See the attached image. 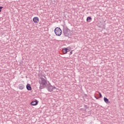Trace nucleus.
Instances as JSON below:
<instances>
[{
    "label": "nucleus",
    "mask_w": 124,
    "mask_h": 124,
    "mask_svg": "<svg viewBox=\"0 0 124 124\" xmlns=\"http://www.w3.org/2000/svg\"><path fill=\"white\" fill-rule=\"evenodd\" d=\"M47 84V81H46V80L45 79L41 78V81L40 82V89L42 90V89H44L45 87H46V85Z\"/></svg>",
    "instance_id": "obj_1"
},
{
    "label": "nucleus",
    "mask_w": 124,
    "mask_h": 124,
    "mask_svg": "<svg viewBox=\"0 0 124 124\" xmlns=\"http://www.w3.org/2000/svg\"><path fill=\"white\" fill-rule=\"evenodd\" d=\"M54 32L56 35L58 36H61L62 35V29L61 28L57 27L54 30Z\"/></svg>",
    "instance_id": "obj_2"
},
{
    "label": "nucleus",
    "mask_w": 124,
    "mask_h": 124,
    "mask_svg": "<svg viewBox=\"0 0 124 124\" xmlns=\"http://www.w3.org/2000/svg\"><path fill=\"white\" fill-rule=\"evenodd\" d=\"M69 31H70V30L67 28H65L63 29V33L66 36H67V35L69 34Z\"/></svg>",
    "instance_id": "obj_3"
},
{
    "label": "nucleus",
    "mask_w": 124,
    "mask_h": 124,
    "mask_svg": "<svg viewBox=\"0 0 124 124\" xmlns=\"http://www.w3.org/2000/svg\"><path fill=\"white\" fill-rule=\"evenodd\" d=\"M54 89H56V87L50 86L48 88V90L49 91V92H53Z\"/></svg>",
    "instance_id": "obj_4"
},
{
    "label": "nucleus",
    "mask_w": 124,
    "mask_h": 124,
    "mask_svg": "<svg viewBox=\"0 0 124 124\" xmlns=\"http://www.w3.org/2000/svg\"><path fill=\"white\" fill-rule=\"evenodd\" d=\"M33 22H34V23H38V22H39V18L37 17H34L33 18Z\"/></svg>",
    "instance_id": "obj_5"
},
{
    "label": "nucleus",
    "mask_w": 124,
    "mask_h": 124,
    "mask_svg": "<svg viewBox=\"0 0 124 124\" xmlns=\"http://www.w3.org/2000/svg\"><path fill=\"white\" fill-rule=\"evenodd\" d=\"M37 103H38V102H37V100H36L35 101H32L31 104V105H32V106H34L35 105H37Z\"/></svg>",
    "instance_id": "obj_6"
},
{
    "label": "nucleus",
    "mask_w": 124,
    "mask_h": 124,
    "mask_svg": "<svg viewBox=\"0 0 124 124\" xmlns=\"http://www.w3.org/2000/svg\"><path fill=\"white\" fill-rule=\"evenodd\" d=\"M26 88L28 91H31V84H28L26 86Z\"/></svg>",
    "instance_id": "obj_7"
},
{
    "label": "nucleus",
    "mask_w": 124,
    "mask_h": 124,
    "mask_svg": "<svg viewBox=\"0 0 124 124\" xmlns=\"http://www.w3.org/2000/svg\"><path fill=\"white\" fill-rule=\"evenodd\" d=\"M104 101L106 103H110V102H109V100L105 97L104 98Z\"/></svg>",
    "instance_id": "obj_8"
},
{
    "label": "nucleus",
    "mask_w": 124,
    "mask_h": 124,
    "mask_svg": "<svg viewBox=\"0 0 124 124\" xmlns=\"http://www.w3.org/2000/svg\"><path fill=\"white\" fill-rule=\"evenodd\" d=\"M63 54H66L67 53V48H65L62 50Z\"/></svg>",
    "instance_id": "obj_9"
},
{
    "label": "nucleus",
    "mask_w": 124,
    "mask_h": 124,
    "mask_svg": "<svg viewBox=\"0 0 124 124\" xmlns=\"http://www.w3.org/2000/svg\"><path fill=\"white\" fill-rule=\"evenodd\" d=\"M19 88L20 90H23V89H24V88H25V86L23 84H19Z\"/></svg>",
    "instance_id": "obj_10"
},
{
    "label": "nucleus",
    "mask_w": 124,
    "mask_h": 124,
    "mask_svg": "<svg viewBox=\"0 0 124 124\" xmlns=\"http://www.w3.org/2000/svg\"><path fill=\"white\" fill-rule=\"evenodd\" d=\"M91 20H92V17L89 16L87 18V22H91Z\"/></svg>",
    "instance_id": "obj_11"
},
{
    "label": "nucleus",
    "mask_w": 124,
    "mask_h": 124,
    "mask_svg": "<svg viewBox=\"0 0 124 124\" xmlns=\"http://www.w3.org/2000/svg\"><path fill=\"white\" fill-rule=\"evenodd\" d=\"M2 8H3V7L2 6L0 7V12H1V9H2Z\"/></svg>",
    "instance_id": "obj_12"
},
{
    "label": "nucleus",
    "mask_w": 124,
    "mask_h": 124,
    "mask_svg": "<svg viewBox=\"0 0 124 124\" xmlns=\"http://www.w3.org/2000/svg\"><path fill=\"white\" fill-rule=\"evenodd\" d=\"M99 94L100 95V97H102V95H101V93H99Z\"/></svg>",
    "instance_id": "obj_13"
},
{
    "label": "nucleus",
    "mask_w": 124,
    "mask_h": 124,
    "mask_svg": "<svg viewBox=\"0 0 124 124\" xmlns=\"http://www.w3.org/2000/svg\"><path fill=\"white\" fill-rule=\"evenodd\" d=\"M95 97L96 99H98V98H97V97L95 96Z\"/></svg>",
    "instance_id": "obj_14"
},
{
    "label": "nucleus",
    "mask_w": 124,
    "mask_h": 124,
    "mask_svg": "<svg viewBox=\"0 0 124 124\" xmlns=\"http://www.w3.org/2000/svg\"><path fill=\"white\" fill-rule=\"evenodd\" d=\"M70 54H72V51H71V52H70Z\"/></svg>",
    "instance_id": "obj_15"
},
{
    "label": "nucleus",
    "mask_w": 124,
    "mask_h": 124,
    "mask_svg": "<svg viewBox=\"0 0 124 124\" xmlns=\"http://www.w3.org/2000/svg\"><path fill=\"white\" fill-rule=\"evenodd\" d=\"M44 78H46V76H44Z\"/></svg>",
    "instance_id": "obj_16"
}]
</instances>
